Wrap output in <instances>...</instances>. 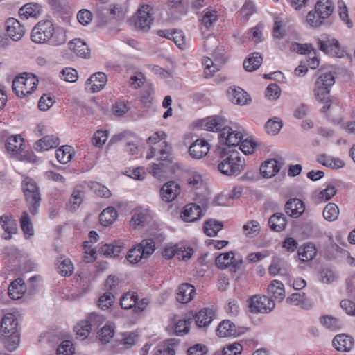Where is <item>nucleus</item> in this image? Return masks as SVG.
I'll return each mask as SVG.
<instances>
[{"instance_id": "56", "label": "nucleus", "mask_w": 355, "mask_h": 355, "mask_svg": "<svg viewBox=\"0 0 355 355\" xmlns=\"http://www.w3.org/2000/svg\"><path fill=\"white\" fill-rule=\"evenodd\" d=\"M320 322L324 327L333 331L338 330L340 328L339 320L332 316L325 315L321 317Z\"/></svg>"}, {"instance_id": "52", "label": "nucleus", "mask_w": 355, "mask_h": 355, "mask_svg": "<svg viewBox=\"0 0 355 355\" xmlns=\"http://www.w3.org/2000/svg\"><path fill=\"white\" fill-rule=\"evenodd\" d=\"M148 172L157 179H161L165 176L166 173V166L164 163H153L147 168Z\"/></svg>"}, {"instance_id": "63", "label": "nucleus", "mask_w": 355, "mask_h": 355, "mask_svg": "<svg viewBox=\"0 0 355 355\" xmlns=\"http://www.w3.org/2000/svg\"><path fill=\"white\" fill-rule=\"evenodd\" d=\"M99 340L104 343H109L114 335V329L109 325H105L101 328L98 333Z\"/></svg>"}, {"instance_id": "22", "label": "nucleus", "mask_w": 355, "mask_h": 355, "mask_svg": "<svg viewBox=\"0 0 355 355\" xmlns=\"http://www.w3.org/2000/svg\"><path fill=\"white\" fill-rule=\"evenodd\" d=\"M60 144V139L55 135H47L34 144V148L37 151H45L56 148Z\"/></svg>"}, {"instance_id": "48", "label": "nucleus", "mask_w": 355, "mask_h": 355, "mask_svg": "<svg viewBox=\"0 0 355 355\" xmlns=\"http://www.w3.org/2000/svg\"><path fill=\"white\" fill-rule=\"evenodd\" d=\"M317 43L320 50L325 53H336V50L339 49V43L336 40L322 41L318 39Z\"/></svg>"}, {"instance_id": "9", "label": "nucleus", "mask_w": 355, "mask_h": 355, "mask_svg": "<svg viewBox=\"0 0 355 355\" xmlns=\"http://www.w3.org/2000/svg\"><path fill=\"white\" fill-rule=\"evenodd\" d=\"M217 268L220 270L230 269V271H237L243 264V259L237 257L232 251L220 254L215 259Z\"/></svg>"}, {"instance_id": "49", "label": "nucleus", "mask_w": 355, "mask_h": 355, "mask_svg": "<svg viewBox=\"0 0 355 355\" xmlns=\"http://www.w3.org/2000/svg\"><path fill=\"white\" fill-rule=\"evenodd\" d=\"M339 216L338 207L332 202L328 203L323 210V217L327 221H334Z\"/></svg>"}, {"instance_id": "7", "label": "nucleus", "mask_w": 355, "mask_h": 355, "mask_svg": "<svg viewBox=\"0 0 355 355\" xmlns=\"http://www.w3.org/2000/svg\"><path fill=\"white\" fill-rule=\"evenodd\" d=\"M54 34V26L51 21H40L33 28L31 40L35 43L42 44L49 41Z\"/></svg>"}, {"instance_id": "50", "label": "nucleus", "mask_w": 355, "mask_h": 355, "mask_svg": "<svg viewBox=\"0 0 355 355\" xmlns=\"http://www.w3.org/2000/svg\"><path fill=\"white\" fill-rule=\"evenodd\" d=\"M202 65L204 67V74L206 78L213 76L216 72L220 70V67L207 57L203 58Z\"/></svg>"}, {"instance_id": "62", "label": "nucleus", "mask_w": 355, "mask_h": 355, "mask_svg": "<svg viewBox=\"0 0 355 355\" xmlns=\"http://www.w3.org/2000/svg\"><path fill=\"white\" fill-rule=\"evenodd\" d=\"M127 260L132 264L137 263L141 259H144L138 246L136 245L129 250L127 256Z\"/></svg>"}, {"instance_id": "15", "label": "nucleus", "mask_w": 355, "mask_h": 355, "mask_svg": "<svg viewBox=\"0 0 355 355\" xmlns=\"http://www.w3.org/2000/svg\"><path fill=\"white\" fill-rule=\"evenodd\" d=\"M210 150L209 143L203 139H198L189 148V153L193 159H201L206 156Z\"/></svg>"}, {"instance_id": "44", "label": "nucleus", "mask_w": 355, "mask_h": 355, "mask_svg": "<svg viewBox=\"0 0 355 355\" xmlns=\"http://www.w3.org/2000/svg\"><path fill=\"white\" fill-rule=\"evenodd\" d=\"M19 223L21 229L26 239L32 236L34 234L33 224L31 221L29 214L26 211L22 212L19 219Z\"/></svg>"}, {"instance_id": "27", "label": "nucleus", "mask_w": 355, "mask_h": 355, "mask_svg": "<svg viewBox=\"0 0 355 355\" xmlns=\"http://www.w3.org/2000/svg\"><path fill=\"white\" fill-rule=\"evenodd\" d=\"M42 12V6L37 3H28L21 7L19 11L21 19L30 17L38 18Z\"/></svg>"}, {"instance_id": "55", "label": "nucleus", "mask_w": 355, "mask_h": 355, "mask_svg": "<svg viewBox=\"0 0 355 355\" xmlns=\"http://www.w3.org/2000/svg\"><path fill=\"white\" fill-rule=\"evenodd\" d=\"M57 355H76L75 347L69 340L63 341L58 345L56 350Z\"/></svg>"}, {"instance_id": "42", "label": "nucleus", "mask_w": 355, "mask_h": 355, "mask_svg": "<svg viewBox=\"0 0 355 355\" xmlns=\"http://www.w3.org/2000/svg\"><path fill=\"white\" fill-rule=\"evenodd\" d=\"M73 155V148L71 146H62L56 150L55 157L57 160L63 164L69 162Z\"/></svg>"}, {"instance_id": "25", "label": "nucleus", "mask_w": 355, "mask_h": 355, "mask_svg": "<svg viewBox=\"0 0 355 355\" xmlns=\"http://www.w3.org/2000/svg\"><path fill=\"white\" fill-rule=\"evenodd\" d=\"M230 100L234 104L243 105L250 101L248 93L240 87L232 88L228 90Z\"/></svg>"}, {"instance_id": "12", "label": "nucleus", "mask_w": 355, "mask_h": 355, "mask_svg": "<svg viewBox=\"0 0 355 355\" xmlns=\"http://www.w3.org/2000/svg\"><path fill=\"white\" fill-rule=\"evenodd\" d=\"M101 320V316L95 313H90L85 320L79 322L74 327L76 334L83 339L87 338L93 325Z\"/></svg>"}, {"instance_id": "3", "label": "nucleus", "mask_w": 355, "mask_h": 355, "mask_svg": "<svg viewBox=\"0 0 355 355\" xmlns=\"http://www.w3.org/2000/svg\"><path fill=\"white\" fill-rule=\"evenodd\" d=\"M245 159L238 151L223 153L220 157L217 168L220 173L227 176H236L244 171Z\"/></svg>"}, {"instance_id": "1", "label": "nucleus", "mask_w": 355, "mask_h": 355, "mask_svg": "<svg viewBox=\"0 0 355 355\" xmlns=\"http://www.w3.org/2000/svg\"><path fill=\"white\" fill-rule=\"evenodd\" d=\"M20 343L18 322L13 313H6L0 324V343L10 352L15 351Z\"/></svg>"}, {"instance_id": "35", "label": "nucleus", "mask_w": 355, "mask_h": 355, "mask_svg": "<svg viewBox=\"0 0 355 355\" xmlns=\"http://www.w3.org/2000/svg\"><path fill=\"white\" fill-rule=\"evenodd\" d=\"M315 10L322 17L327 19L334 10V5L331 0H318L315 6Z\"/></svg>"}, {"instance_id": "54", "label": "nucleus", "mask_w": 355, "mask_h": 355, "mask_svg": "<svg viewBox=\"0 0 355 355\" xmlns=\"http://www.w3.org/2000/svg\"><path fill=\"white\" fill-rule=\"evenodd\" d=\"M122 248L120 245L113 244H105L101 249V253L106 257H117L121 253Z\"/></svg>"}, {"instance_id": "11", "label": "nucleus", "mask_w": 355, "mask_h": 355, "mask_svg": "<svg viewBox=\"0 0 355 355\" xmlns=\"http://www.w3.org/2000/svg\"><path fill=\"white\" fill-rule=\"evenodd\" d=\"M153 19V8L150 5H142L137 12L134 21L137 30L148 31L150 28Z\"/></svg>"}, {"instance_id": "34", "label": "nucleus", "mask_w": 355, "mask_h": 355, "mask_svg": "<svg viewBox=\"0 0 355 355\" xmlns=\"http://www.w3.org/2000/svg\"><path fill=\"white\" fill-rule=\"evenodd\" d=\"M268 291L270 295L276 300L281 302L285 297L284 284L279 280H273L268 285Z\"/></svg>"}, {"instance_id": "16", "label": "nucleus", "mask_w": 355, "mask_h": 355, "mask_svg": "<svg viewBox=\"0 0 355 355\" xmlns=\"http://www.w3.org/2000/svg\"><path fill=\"white\" fill-rule=\"evenodd\" d=\"M6 26L8 35L14 41L21 40L25 33L24 27L15 18L8 19Z\"/></svg>"}, {"instance_id": "51", "label": "nucleus", "mask_w": 355, "mask_h": 355, "mask_svg": "<svg viewBox=\"0 0 355 355\" xmlns=\"http://www.w3.org/2000/svg\"><path fill=\"white\" fill-rule=\"evenodd\" d=\"M137 245L143 254L144 259L150 256L155 250V243L152 239H144Z\"/></svg>"}, {"instance_id": "41", "label": "nucleus", "mask_w": 355, "mask_h": 355, "mask_svg": "<svg viewBox=\"0 0 355 355\" xmlns=\"http://www.w3.org/2000/svg\"><path fill=\"white\" fill-rule=\"evenodd\" d=\"M270 227L272 230L281 232L284 230L286 226V216L283 214H274L268 221Z\"/></svg>"}, {"instance_id": "18", "label": "nucleus", "mask_w": 355, "mask_h": 355, "mask_svg": "<svg viewBox=\"0 0 355 355\" xmlns=\"http://www.w3.org/2000/svg\"><path fill=\"white\" fill-rule=\"evenodd\" d=\"M0 224L4 230L3 238L6 240L11 239L12 234L17 232V224L16 220L10 214H4L0 218Z\"/></svg>"}, {"instance_id": "43", "label": "nucleus", "mask_w": 355, "mask_h": 355, "mask_svg": "<svg viewBox=\"0 0 355 355\" xmlns=\"http://www.w3.org/2000/svg\"><path fill=\"white\" fill-rule=\"evenodd\" d=\"M223 227V224L222 222L214 219H209L204 223L203 230L208 236H215Z\"/></svg>"}, {"instance_id": "40", "label": "nucleus", "mask_w": 355, "mask_h": 355, "mask_svg": "<svg viewBox=\"0 0 355 355\" xmlns=\"http://www.w3.org/2000/svg\"><path fill=\"white\" fill-rule=\"evenodd\" d=\"M118 212L115 208L109 207L103 210L99 216V220L102 225L108 226L112 225L117 218Z\"/></svg>"}, {"instance_id": "4", "label": "nucleus", "mask_w": 355, "mask_h": 355, "mask_svg": "<svg viewBox=\"0 0 355 355\" xmlns=\"http://www.w3.org/2000/svg\"><path fill=\"white\" fill-rule=\"evenodd\" d=\"M335 83V77L331 72L322 73L319 76L314 90L316 99L324 103V105L321 109L322 112H327L331 105L330 99V89Z\"/></svg>"}, {"instance_id": "17", "label": "nucleus", "mask_w": 355, "mask_h": 355, "mask_svg": "<svg viewBox=\"0 0 355 355\" xmlns=\"http://www.w3.org/2000/svg\"><path fill=\"white\" fill-rule=\"evenodd\" d=\"M181 192L180 186L173 182H168L163 185L160 190L162 199L166 202L174 200Z\"/></svg>"}, {"instance_id": "5", "label": "nucleus", "mask_w": 355, "mask_h": 355, "mask_svg": "<svg viewBox=\"0 0 355 355\" xmlns=\"http://www.w3.org/2000/svg\"><path fill=\"white\" fill-rule=\"evenodd\" d=\"M39 80L36 76L23 73L17 76L12 82V89L19 98H24L33 92L37 88Z\"/></svg>"}, {"instance_id": "14", "label": "nucleus", "mask_w": 355, "mask_h": 355, "mask_svg": "<svg viewBox=\"0 0 355 355\" xmlns=\"http://www.w3.org/2000/svg\"><path fill=\"white\" fill-rule=\"evenodd\" d=\"M202 216L200 206L196 203H189L185 205L180 214L181 218L187 223L195 222Z\"/></svg>"}, {"instance_id": "32", "label": "nucleus", "mask_w": 355, "mask_h": 355, "mask_svg": "<svg viewBox=\"0 0 355 355\" xmlns=\"http://www.w3.org/2000/svg\"><path fill=\"white\" fill-rule=\"evenodd\" d=\"M69 49L81 58H87L89 55L90 50L87 44L80 39H75L69 43Z\"/></svg>"}, {"instance_id": "53", "label": "nucleus", "mask_w": 355, "mask_h": 355, "mask_svg": "<svg viewBox=\"0 0 355 355\" xmlns=\"http://www.w3.org/2000/svg\"><path fill=\"white\" fill-rule=\"evenodd\" d=\"M324 19H326V18L322 17V15L318 14L315 10L309 11L306 17V23L313 28L320 26L324 23Z\"/></svg>"}, {"instance_id": "23", "label": "nucleus", "mask_w": 355, "mask_h": 355, "mask_svg": "<svg viewBox=\"0 0 355 355\" xmlns=\"http://www.w3.org/2000/svg\"><path fill=\"white\" fill-rule=\"evenodd\" d=\"M107 81V76L105 73L97 72L92 75L87 81V85H89L90 90L92 93L98 92L105 86Z\"/></svg>"}, {"instance_id": "6", "label": "nucleus", "mask_w": 355, "mask_h": 355, "mask_svg": "<svg viewBox=\"0 0 355 355\" xmlns=\"http://www.w3.org/2000/svg\"><path fill=\"white\" fill-rule=\"evenodd\" d=\"M22 189L30 212L32 215L37 214L41 202V197L35 182L31 178H25L22 182Z\"/></svg>"}, {"instance_id": "10", "label": "nucleus", "mask_w": 355, "mask_h": 355, "mask_svg": "<svg viewBox=\"0 0 355 355\" xmlns=\"http://www.w3.org/2000/svg\"><path fill=\"white\" fill-rule=\"evenodd\" d=\"M275 307L272 300L266 295H254L250 298L249 309L252 313H266Z\"/></svg>"}, {"instance_id": "46", "label": "nucleus", "mask_w": 355, "mask_h": 355, "mask_svg": "<svg viewBox=\"0 0 355 355\" xmlns=\"http://www.w3.org/2000/svg\"><path fill=\"white\" fill-rule=\"evenodd\" d=\"M286 302L295 305L301 306L304 309H308L311 306L310 302L306 298L304 293H295L286 299Z\"/></svg>"}, {"instance_id": "57", "label": "nucleus", "mask_w": 355, "mask_h": 355, "mask_svg": "<svg viewBox=\"0 0 355 355\" xmlns=\"http://www.w3.org/2000/svg\"><path fill=\"white\" fill-rule=\"evenodd\" d=\"M191 321L190 319H180L175 325V334L177 336H182L189 331Z\"/></svg>"}, {"instance_id": "61", "label": "nucleus", "mask_w": 355, "mask_h": 355, "mask_svg": "<svg viewBox=\"0 0 355 355\" xmlns=\"http://www.w3.org/2000/svg\"><path fill=\"white\" fill-rule=\"evenodd\" d=\"M51 40L52 44L56 46L65 43L67 40L66 31L62 28H54V34Z\"/></svg>"}, {"instance_id": "45", "label": "nucleus", "mask_w": 355, "mask_h": 355, "mask_svg": "<svg viewBox=\"0 0 355 355\" xmlns=\"http://www.w3.org/2000/svg\"><path fill=\"white\" fill-rule=\"evenodd\" d=\"M218 20V12L216 10L206 9L201 19V30L209 29Z\"/></svg>"}, {"instance_id": "59", "label": "nucleus", "mask_w": 355, "mask_h": 355, "mask_svg": "<svg viewBox=\"0 0 355 355\" xmlns=\"http://www.w3.org/2000/svg\"><path fill=\"white\" fill-rule=\"evenodd\" d=\"M336 193V189L334 186H327L320 191L317 195V200L319 202H324L329 200Z\"/></svg>"}, {"instance_id": "36", "label": "nucleus", "mask_w": 355, "mask_h": 355, "mask_svg": "<svg viewBox=\"0 0 355 355\" xmlns=\"http://www.w3.org/2000/svg\"><path fill=\"white\" fill-rule=\"evenodd\" d=\"M243 235L249 239L257 237L261 232L259 223L255 220L247 221L242 227Z\"/></svg>"}, {"instance_id": "24", "label": "nucleus", "mask_w": 355, "mask_h": 355, "mask_svg": "<svg viewBox=\"0 0 355 355\" xmlns=\"http://www.w3.org/2000/svg\"><path fill=\"white\" fill-rule=\"evenodd\" d=\"M333 345L337 351L349 352L354 345V340L351 336L341 334L334 337Z\"/></svg>"}, {"instance_id": "21", "label": "nucleus", "mask_w": 355, "mask_h": 355, "mask_svg": "<svg viewBox=\"0 0 355 355\" xmlns=\"http://www.w3.org/2000/svg\"><path fill=\"white\" fill-rule=\"evenodd\" d=\"M85 196V188L83 185H77L74 187L71 195L67 207L70 211L76 210L83 202Z\"/></svg>"}, {"instance_id": "30", "label": "nucleus", "mask_w": 355, "mask_h": 355, "mask_svg": "<svg viewBox=\"0 0 355 355\" xmlns=\"http://www.w3.org/2000/svg\"><path fill=\"white\" fill-rule=\"evenodd\" d=\"M214 312L209 308L201 309L195 315L196 324L199 327L208 326L213 320Z\"/></svg>"}, {"instance_id": "60", "label": "nucleus", "mask_w": 355, "mask_h": 355, "mask_svg": "<svg viewBox=\"0 0 355 355\" xmlns=\"http://www.w3.org/2000/svg\"><path fill=\"white\" fill-rule=\"evenodd\" d=\"M114 295L111 292H106L98 299V306L102 310L108 309L114 302Z\"/></svg>"}, {"instance_id": "29", "label": "nucleus", "mask_w": 355, "mask_h": 355, "mask_svg": "<svg viewBox=\"0 0 355 355\" xmlns=\"http://www.w3.org/2000/svg\"><path fill=\"white\" fill-rule=\"evenodd\" d=\"M281 165L275 159H270L264 162L260 167V172L265 178H271L275 175L280 170Z\"/></svg>"}, {"instance_id": "8", "label": "nucleus", "mask_w": 355, "mask_h": 355, "mask_svg": "<svg viewBox=\"0 0 355 355\" xmlns=\"http://www.w3.org/2000/svg\"><path fill=\"white\" fill-rule=\"evenodd\" d=\"M149 304L147 298H142L139 300L136 293H126L122 295L120 300V304L123 309H132L135 313H140L144 311Z\"/></svg>"}, {"instance_id": "31", "label": "nucleus", "mask_w": 355, "mask_h": 355, "mask_svg": "<svg viewBox=\"0 0 355 355\" xmlns=\"http://www.w3.org/2000/svg\"><path fill=\"white\" fill-rule=\"evenodd\" d=\"M24 139L20 135L9 137L7 139L6 148L8 152L13 155L18 154L23 150Z\"/></svg>"}, {"instance_id": "20", "label": "nucleus", "mask_w": 355, "mask_h": 355, "mask_svg": "<svg viewBox=\"0 0 355 355\" xmlns=\"http://www.w3.org/2000/svg\"><path fill=\"white\" fill-rule=\"evenodd\" d=\"M305 210L304 202L298 198L288 200L285 205L286 213L295 218L300 216Z\"/></svg>"}, {"instance_id": "47", "label": "nucleus", "mask_w": 355, "mask_h": 355, "mask_svg": "<svg viewBox=\"0 0 355 355\" xmlns=\"http://www.w3.org/2000/svg\"><path fill=\"white\" fill-rule=\"evenodd\" d=\"M58 272L60 275L69 277L73 272V265L70 259L65 257H61L57 266Z\"/></svg>"}, {"instance_id": "39", "label": "nucleus", "mask_w": 355, "mask_h": 355, "mask_svg": "<svg viewBox=\"0 0 355 355\" xmlns=\"http://www.w3.org/2000/svg\"><path fill=\"white\" fill-rule=\"evenodd\" d=\"M157 33L162 37H166L172 40L180 49H183L186 45L185 37L183 32L181 31H175L170 33L168 35H166V31L160 30L158 31Z\"/></svg>"}, {"instance_id": "19", "label": "nucleus", "mask_w": 355, "mask_h": 355, "mask_svg": "<svg viewBox=\"0 0 355 355\" xmlns=\"http://www.w3.org/2000/svg\"><path fill=\"white\" fill-rule=\"evenodd\" d=\"M196 295L195 287L188 283L182 284L177 291L176 300L180 303L186 304L191 301Z\"/></svg>"}, {"instance_id": "28", "label": "nucleus", "mask_w": 355, "mask_h": 355, "mask_svg": "<svg viewBox=\"0 0 355 355\" xmlns=\"http://www.w3.org/2000/svg\"><path fill=\"white\" fill-rule=\"evenodd\" d=\"M26 291V286L22 279L14 280L8 286V295L12 300L21 298Z\"/></svg>"}, {"instance_id": "26", "label": "nucleus", "mask_w": 355, "mask_h": 355, "mask_svg": "<svg viewBox=\"0 0 355 355\" xmlns=\"http://www.w3.org/2000/svg\"><path fill=\"white\" fill-rule=\"evenodd\" d=\"M185 181L188 187L193 191L200 189L204 184L201 174L193 170H189L186 172Z\"/></svg>"}, {"instance_id": "37", "label": "nucleus", "mask_w": 355, "mask_h": 355, "mask_svg": "<svg viewBox=\"0 0 355 355\" xmlns=\"http://www.w3.org/2000/svg\"><path fill=\"white\" fill-rule=\"evenodd\" d=\"M263 62V58L259 53H251L243 62V67L247 71L257 70Z\"/></svg>"}, {"instance_id": "33", "label": "nucleus", "mask_w": 355, "mask_h": 355, "mask_svg": "<svg viewBox=\"0 0 355 355\" xmlns=\"http://www.w3.org/2000/svg\"><path fill=\"white\" fill-rule=\"evenodd\" d=\"M216 334L219 337H230L236 334L235 324L229 320H223L216 329Z\"/></svg>"}, {"instance_id": "38", "label": "nucleus", "mask_w": 355, "mask_h": 355, "mask_svg": "<svg viewBox=\"0 0 355 355\" xmlns=\"http://www.w3.org/2000/svg\"><path fill=\"white\" fill-rule=\"evenodd\" d=\"M300 259L303 262L312 260L317 254L315 246L311 243H306L301 246L297 251Z\"/></svg>"}, {"instance_id": "13", "label": "nucleus", "mask_w": 355, "mask_h": 355, "mask_svg": "<svg viewBox=\"0 0 355 355\" xmlns=\"http://www.w3.org/2000/svg\"><path fill=\"white\" fill-rule=\"evenodd\" d=\"M243 139L241 132L233 131L230 127H224L219 133L220 142L228 146H236Z\"/></svg>"}, {"instance_id": "2", "label": "nucleus", "mask_w": 355, "mask_h": 355, "mask_svg": "<svg viewBox=\"0 0 355 355\" xmlns=\"http://www.w3.org/2000/svg\"><path fill=\"white\" fill-rule=\"evenodd\" d=\"M166 134L164 131H157L150 136L146 142L150 146L146 158L150 159L156 157L162 162H172V149L165 141Z\"/></svg>"}, {"instance_id": "64", "label": "nucleus", "mask_w": 355, "mask_h": 355, "mask_svg": "<svg viewBox=\"0 0 355 355\" xmlns=\"http://www.w3.org/2000/svg\"><path fill=\"white\" fill-rule=\"evenodd\" d=\"M205 128L206 130L215 132L222 130L221 119L218 116H214L212 118L207 119L205 121Z\"/></svg>"}, {"instance_id": "58", "label": "nucleus", "mask_w": 355, "mask_h": 355, "mask_svg": "<svg viewBox=\"0 0 355 355\" xmlns=\"http://www.w3.org/2000/svg\"><path fill=\"white\" fill-rule=\"evenodd\" d=\"M109 132L107 130H98L93 135L92 144L96 147L102 146L107 140Z\"/></svg>"}]
</instances>
